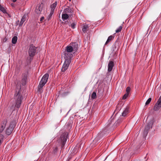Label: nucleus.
Segmentation results:
<instances>
[{
    "label": "nucleus",
    "instance_id": "nucleus-1",
    "mask_svg": "<svg viewBox=\"0 0 161 161\" xmlns=\"http://www.w3.org/2000/svg\"><path fill=\"white\" fill-rule=\"evenodd\" d=\"M21 86L20 85H17L15 93L14 95V98L15 100V107L19 108L21 105L23 97L20 93Z\"/></svg>",
    "mask_w": 161,
    "mask_h": 161
},
{
    "label": "nucleus",
    "instance_id": "nucleus-2",
    "mask_svg": "<svg viewBox=\"0 0 161 161\" xmlns=\"http://www.w3.org/2000/svg\"><path fill=\"white\" fill-rule=\"evenodd\" d=\"M48 77L49 75L47 73L43 76L38 86L37 91L40 92H42V88L47 82Z\"/></svg>",
    "mask_w": 161,
    "mask_h": 161
},
{
    "label": "nucleus",
    "instance_id": "nucleus-3",
    "mask_svg": "<svg viewBox=\"0 0 161 161\" xmlns=\"http://www.w3.org/2000/svg\"><path fill=\"white\" fill-rule=\"evenodd\" d=\"M73 51V47L70 45L67 46L64 52V58L71 59L73 56V55L71 53V52Z\"/></svg>",
    "mask_w": 161,
    "mask_h": 161
},
{
    "label": "nucleus",
    "instance_id": "nucleus-4",
    "mask_svg": "<svg viewBox=\"0 0 161 161\" xmlns=\"http://www.w3.org/2000/svg\"><path fill=\"white\" fill-rule=\"evenodd\" d=\"M68 138V133L67 132H64L61 135L58 141L61 144L62 148L64 146Z\"/></svg>",
    "mask_w": 161,
    "mask_h": 161
},
{
    "label": "nucleus",
    "instance_id": "nucleus-5",
    "mask_svg": "<svg viewBox=\"0 0 161 161\" xmlns=\"http://www.w3.org/2000/svg\"><path fill=\"white\" fill-rule=\"evenodd\" d=\"M36 48L33 44H30L28 50V53L30 56L33 57L35 55L36 52Z\"/></svg>",
    "mask_w": 161,
    "mask_h": 161
},
{
    "label": "nucleus",
    "instance_id": "nucleus-6",
    "mask_svg": "<svg viewBox=\"0 0 161 161\" xmlns=\"http://www.w3.org/2000/svg\"><path fill=\"white\" fill-rule=\"evenodd\" d=\"M65 61L64 64L63 65L61 71L62 72L65 71L68 69L69 65L71 62V59L68 58H64Z\"/></svg>",
    "mask_w": 161,
    "mask_h": 161
},
{
    "label": "nucleus",
    "instance_id": "nucleus-7",
    "mask_svg": "<svg viewBox=\"0 0 161 161\" xmlns=\"http://www.w3.org/2000/svg\"><path fill=\"white\" fill-rule=\"evenodd\" d=\"M153 124V120L150 121L145 126V129L143 131V136L145 137L147 135L148 130L150 128H152V125Z\"/></svg>",
    "mask_w": 161,
    "mask_h": 161
},
{
    "label": "nucleus",
    "instance_id": "nucleus-8",
    "mask_svg": "<svg viewBox=\"0 0 161 161\" xmlns=\"http://www.w3.org/2000/svg\"><path fill=\"white\" fill-rule=\"evenodd\" d=\"M43 6L42 3H41V4H38L37 5L35 10L36 17L39 16V15L41 14V12Z\"/></svg>",
    "mask_w": 161,
    "mask_h": 161
},
{
    "label": "nucleus",
    "instance_id": "nucleus-9",
    "mask_svg": "<svg viewBox=\"0 0 161 161\" xmlns=\"http://www.w3.org/2000/svg\"><path fill=\"white\" fill-rule=\"evenodd\" d=\"M161 107V95L156 104L153 107V109L155 111H157Z\"/></svg>",
    "mask_w": 161,
    "mask_h": 161
},
{
    "label": "nucleus",
    "instance_id": "nucleus-10",
    "mask_svg": "<svg viewBox=\"0 0 161 161\" xmlns=\"http://www.w3.org/2000/svg\"><path fill=\"white\" fill-rule=\"evenodd\" d=\"M63 13L65 14L71 13V14H69V16H73L74 14L73 11L69 7H68L67 8L64 9Z\"/></svg>",
    "mask_w": 161,
    "mask_h": 161
},
{
    "label": "nucleus",
    "instance_id": "nucleus-11",
    "mask_svg": "<svg viewBox=\"0 0 161 161\" xmlns=\"http://www.w3.org/2000/svg\"><path fill=\"white\" fill-rule=\"evenodd\" d=\"M70 45L71 47H73V51L74 52V53L75 52H76L77 51L78 48V44L77 42H74L72 43L71 44H70Z\"/></svg>",
    "mask_w": 161,
    "mask_h": 161
},
{
    "label": "nucleus",
    "instance_id": "nucleus-12",
    "mask_svg": "<svg viewBox=\"0 0 161 161\" xmlns=\"http://www.w3.org/2000/svg\"><path fill=\"white\" fill-rule=\"evenodd\" d=\"M27 79V75L25 74H23L22 75V78L21 80L22 84L23 86H25L26 84Z\"/></svg>",
    "mask_w": 161,
    "mask_h": 161
},
{
    "label": "nucleus",
    "instance_id": "nucleus-13",
    "mask_svg": "<svg viewBox=\"0 0 161 161\" xmlns=\"http://www.w3.org/2000/svg\"><path fill=\"white\" fill-rule=\"evenodd\" d=\"M114 66V63L113 61H110L108 64V72L111 71L113 69V67Z\"/></svg>",
    "mask_w": 161,
    "mask_h": 161
},
{
    "label": "nucleus",
    "instance_id": "nucleus-14",
    "mask_svg": "<svg viewBox=\"0 0 161 161\" xmlns=\"http://www.w3.org/2000/svg\"><path fill=\"white\" fill-rule=\"evenodd\" d=\"M16 125V121L15 120H13L10 122V125L9 127H11L12 128H13V129L14 130V129Z\"/></svg>",
    "mask_w": 161,
    "mask_h": 161
},
{
    "label": "nucleus",
    "instance_id": "nucleus-15",
    "mask_svg": "<svg viewBox=\"0 0 161 161\" xmlns=\"http://www.w3.org/2000/svg\"><path fill=\"white\" fill-rule=\"evenodd\" d=\"M26 15L25 14H24L23 17H22L21 19V21H20V22L19 25V26H21L23 23L26 20Z\"/></svg>",
    "mask_w": 161,
    "mask_h": 161
},
{
    "label": "nucleus",
    "instance_id": "nucleus-16",
    "mask_svg": "<svg viewBox=\"0 0 161 161\" xmlns=\"http://www.w3.org/2000/svg\"><path fill=\"white\" fill-rule=\"evenodd\" d=\"M13 129L11 127H8L6 129V133L8 135H9L12 133Z\"/></svg>",
    "mask_w": 161,
    "mask_h": 161
},
{
    "label": "nucleus",
    "instance_id": "nucleus-17",
    "mask_svg": "<svg viewBox=\"0 0 161 161\" xmlns=\"http://www.w3.org/2000/svg\"><path fill=\"white\" fill-rule=\"evenodd\" d=\"M57 2L56 1L54 3L51 5L50 8H51V11L54 12V11L57 6Z\"/></svg>",
    "mask_w": 161,
    "mask_h": 161
},
{
    "label": "nucleus",
    "instance_id": "nucleus-18",
    "mask_svg": "<svg viewBox=\"0 0 161 161\" xmlns=\"http://www.w3.org/2000/svg\"><path fill=\"white\" fill-rule=\"evenodd\" d=\"M114 38V36H113L111 35V36H109L108 37V39L107 41L106 42L105 45H107L108 43H109V42H111L113 39Z\"/></svg>",
    "mask_w": 161,
    "mask_h": 161
},
{
    "label": "nucleus",
    "instance_id": "nucleus-19",
    "mask_svg": "<svg viewBox=\"0 0 161 161\" xmlns=\"http://www.w3.org/2000/svg\"><path fill=\"white\" fill-rule=\"evenodd\" d=\"M69 16L68 14L64 13L62 15V18L63 20H66L68 19Z\"/></svg>",
    "mask_w": 161,
    "mask_h": 161
},
{
    "label": "nucleus",
    "instance_id": "nucleus-20",
    "mask_svg": "<svg viewBox=\"0 0 161 161\" xmlns=\"http://www.w3.org/2000/svg\"><path fill=\"white\" fill-rule=\"evenodd\" d=\"M88 29L89 27L88 25H83L82 30L84 33H85L86 32V31L88 30Z\"/></svg>",
    "mask_w": 161,
    "mask_h": 161
},
{
    "label": "nucleus",
    "instance_id": "nucleus-21",
    "mask_svg": "<svg viewBox=\"0 0 161 161\" xmlns=\"http://www.w3.org/2000/svg\"><path fill=\"white\" fill-rule=\"evenodd\" d=\"M129 109L128 108H126L122 113V116L125 117L128 113Z\"/></svg>",
    "mask_w": 161,
    "mask_h": 161
},
{
    "label": "nucleus",
    "instance_id": "nucleus-22",
    "mask_svg": "<svg viewBox=\"0 0 161 161\" xmlns=\"http://www.w3.org/2000/svg\"><path fill=\"white\" fill-rule=\"evenodd\" d=\"M17 40V36H14L12 38V42L13 44H16Z\"/></svg>",
    "mask_w": 161,
    "mask_h": 161
},
{
    "label": "nucleus",
    "instance_id": "nucleus-23",
    "mask_svg": "<svg viewBox=\"0 0 161 161\" xmlns=\"http://www.w3.org/2000/svg\"><path fill=\"white\" fill-rule=\"evenodd\" d=\"M7 122V121L5 119L4 120H3V123L2 125V126L1 127L2 128H3V129H4L6 126Z\"/></svg>",
    "mask_w": 161,
    "mask_h": 161
},
{
    "label": "nucleus",
    "instance_id": "nucleus-24",
    "mask_svg": "<svg viewBox=\"0 0 161 161\" xmlns=\"http://www.w3.org/2000/svg\"><path fill=\"white\" fill-rule=\"evenodd\" d=\"M0 10L4 14H6L7 12L5 8L0 4Z\"/></svg>",
    "mask_w": 161,
    "mask_h": 161
},
{
    "label": "nucleus",
    "instance_id": "nucleus-25",
    "mask_svg": "<svg viewBox=\"0 0 161 161\" xmlns=\"http://www.w3.org/2000/svg\"><path fill=\"white\" fill-rule=\"evenodd\" d=\"M91 98L92 99H95L96 98V93L95 92H94L92 94Z\"/></svg>",
    "mask_w": 161,
    "mask_h": 161
},
{
    "label": "nucleus",
    "instance_id": "nucleus-26",
    "mask_svg": "<svg viewBox=\"0 0 161 161\" xmlns=\"http://www.w3.org/2000/svg\"><path fill=\"white\" fill-rule=\"evenodd\" d=\"M122 26H120L119 28L116 30V32L118 33L120 32L122 29Z\"/></svg>",
    "mask_w": 161,
    "mask_h": 161
},
{
    "label": "nucleus",
    "instance_id": "nucleus-27",
    "mask_svg": "<svg viewBox=\"0 0 161 161\" xmlns=\"http://www.w3.org/2000/svg\"><path fill=\"white\" fill-rule=\"evenodd\" d=\"M152 100V98H149L148 100L146 101L145 105H147L149 104V103H150Z\"/></svg>",
    "mask_w": 161,
    "mask_h": 161
},
{
    "label": "nucleus",
    "instance_id": "nucleus-28",
    "mask_svg": "<svg viewBox=\"0 0 161 161\" xmlns=\"http://www.w3.org/2000/svg\"><path fill=\"white\" fill-rule=\"evenodd\" d=\"M3 139V136L0 134V145L1 144Z\"/></svg>",
    "mask_w": 161,
    "mask_h": 161
},
{
    "label": "nucleus",
    "instance_id": "nucleus-29",
    "mask_svg": "<svg viewBox=\"0 0 161 161\" xmlns=\"http://www.w3.org/2000/svg\"><path fill=\"white\" fill-rule=\"evenodd\" d=\"M129 94H128V93H126L123 96L122 99H126L128 97Z\"/></svg>",
    "mask_w": 161,
    "mask_h": 161
},
{
    "label": "nucleus",
    "instance_id": "nucleus-30",
    "mask_svg": "<svg viewBox=\"0 0 161 161\" xmlns=\"http://www.w3.org/2000/svg\"><path fill=\"white\" fill-rule=\"evenodd\" d=\"M130 88L129 86L127 87L126 89V93H128L129 94L130 92Z\"/></svg>",
    "mask_w": 161,
    "mask_h": 161
},
{
    "label": "nucleus",
    "instance_id": "nucleus-31",
    "mask_svg": "<svg viewBox=\"0 0 161 161\" xmlns=\"http://www.w3.org/2000/svg\"><path fill=\"white\" fill-rule=\"evenodd\" d=\"M53 11H51V12L50 14H49V15H48V18H47V19L48 20H49V19L51 18V17H52V16L53 14Z\"/></svg>",
    "mask_w": 161,
    "mask_h": 161
},
{
    "label": "nucleus",
    "instance_id": "nucleus-32",
    "mask_svg": "<svg viewBox=\"0 0 161 161\" xmlns=\"http://www.w3.org/2000/svg\"><path fill=\"white\" fill-rule=\"evenodd\" d=\"M75 23H73L70 25L71 27L73 29H74L75 28Z\"/></svg>",
    "mask_w": 161,
    "mask_h": 161
},
{
    "label": "nucleus",
    "instance_id": "nucleus-33",
    "mask_svg": "<svg viewBox=\"0 0 161 161\" xmlns=\"http://www.w3.org/2000/svg\"><path fill=\"white\" fill-rule=\"evenodd\" d=\"M119 125L117 121L114 124L113 126L114 127L117 126Z\"/></svg>",
    "mask_w": 161,
    "mask_h": 161
},
{
    "label": "nucleus",
    "instance_id": "nucleus-34",
    "mask_svg": "<svg viewBox=\"0 0 161 161\" xmlns=\"http://www.w3.org/2000/svg\"><path fill=\"white\" fill-rule=\"evenodd\" d=\"M122 119L121 118H120L119 119H118L117 120V122L119 124L120 123L122 122Z\"/></svg>",
    "mask_w": 161,
    "mask_h": 161
},
{
    "label": "nucleus",
    "instance_id": "nucleus-35",
    "mask_svg": "<svg viewBox=\"0 0 161 161\" xmlns=\"http://www.w3.org/2000/svg\"><path fill=\"white\" fill-rule=\"evenodd\" d=\"M44 19V17L42 16L40 18V21L41 22V23H42V22H43V20Z\"/></svg>",
    "mask_w": 161,
    "mask_h": 161
},
{
    "label": "nucleus",
    "instance_id": "nucleus-36",
    "mask_svg": "<svg viewBox=\"0 0 161 161\" xmlns=\"http://www.w3.org/2000/svg\"><path fill=\"white\" fill-rule=\"evenodd\" d=\"M58 151V148L57 147H56L55 149L53 151L54 152V153H56Z\"/></svg>",
    "mask_w": 161,
    "mask_h": 161
},
{
    "label": "nucleus",
    "instance_id": "nucleus-37",
    "mask_svg": "<svg viewBox=\"0 0 161 161\" xmlns=\"http://www.w3.org/2000/svg\"><path fill=\"white\" fill-rule=\"evenodd\" d=\"M4 129L0 127V133H1L3 130Z\"/></svg>",
    "mask_w": 161,
    "mask_h": 161
},
{
    "label": "nucleus",
    "instance_id": "nucleus-38",
    "mask_svg": "<svg viewBox=\"0 0 161 161\" xmlns=\"http://www.w3.org/2000/svg\"><path fill=\"white\" fill-rule=\"evenodd\" d=\"M98 139V138H96L93 141V142L95 143L96 142L97 140Z\"/></svg>",
    "mask_w": 161,
    "mask_h": 161
},
{
    "label": "nucleus",
    "instance_id": "nucleus-39",
    "mask_svg": "<svg viewBox=\"0 0 161 161\" xmlns=\"http://www.w3.org/2000/svg\"><path fill=\"white\" fill-rule=\"evenodd\" d=\"M16 1V0H12V1H13V2H15Z\"/></svg>",
    "mask_w": 161,
    "mask_h": 161
},
{
    "label": "nucleus",
    "instance_id": "nucleus-40",
    "mask_svg": "<svg viewBox=\"0 0 161 161\" xmlns=\"http://www.w3.org/2000/svg\"><path fill=\"white\" fill-rule=\"evenodd\" d=\"M100 91H101V90H99V89H98V93H99V92H100Z\"/></svg>",
    "mask_w": 161,
    "mask_h": 161
},
{
    "label": "nucleus",
    "instance_id": "nucleus-41",
    "mask_svg": "<svg viewBox=\"0 0 161 161\" xmlns=\"http://www.w3.org/2000/svg\"><path fill=\"white\" fill-rule=\"evenodd\" d=\"M30 59H31V60H32L33 59L32 58H31Z\"/></svg>",
    "mask_w": 161,
    "mask_h": 161
},
{
    "label": "nucleus",
    "instance_id": "nucleus-42",
    "mask_svg": "<svg viewBox=\"0 0 161 161\" xmlns=\"http://www.w3.org/2000/svg\"><path fill=\"white\" fill-rule=\"evenodd\" d=\"M17 22L18 23L19 22V20H18V21H17Z\"/></svg>",
    "mask_w": 161,
    "mask_h": 161
},
{
    "label": "nucleus",
    "instance_id": "nucleus-43",
    "mask_svg": "<svg viewBox=\"0 0 161 161\" xmlns=\"http://www.w3.org/2000/svg\"><path fill=\"white\" fill-rule=\"evenodd\" d=\"M101 134H100L99 135H99H100V136H101Z\"/></svg>",
    "mask_w": 161,
    "mask_h": 161
},
{
    "label": "nucleus",
    "instance_id": "nucleus-44",
    "mask_svg": "<svg viewBox=\"0 0 161 161\" xmlns=\"http://www.w3.org/2000/svg\"><path fill=\"white\" fill-rule=\"evenodd\" d=\"M69 1H70L71 0H69Z\"/></svg>",
    "mask_w": 161,
    "mask_h": 161
},
{
    "label": "nucleus",
    "instance_id": "nucleus-45",
    "mask_svg": "<svg viewBox=\"0 0 161 161\" xmlns=\"http://www.w3.org/2000/svg\"><path fill=\"white\" fill-rule=\"evenodd\" d=\"M100 94H101V95H102V93H100Z\"/></svg>",
    "mask_w": 161,
    "mask_h": 161
}]
</instances>
